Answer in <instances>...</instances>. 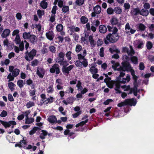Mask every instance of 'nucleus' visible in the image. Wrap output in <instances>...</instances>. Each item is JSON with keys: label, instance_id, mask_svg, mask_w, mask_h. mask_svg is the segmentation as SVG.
<instances>
[{"label": "nucleus", "instance_id": "f257e3e1", "mask_svg": "<svg viewBox=\"0 0 154 154\" xmlns=\"http://www.w3.org/2000/svg\"><path fill=\"white\" fill-rule=\"evenodd\" d=\"M103 75H104L106 78L104 79V82L106 83V85L109 88H112L114 85H115L116 88L115 90L117 93H120L121 92L119 90L121 87L120 83L125 84L128 82L130 80L131 78L129 75H127L126 78H123L122 80H117V82H116L113 80H111V79L109 77L107 74H103Z\"/></svg>", "mask_w": 154, "mask_h": 154}, {"label": "nucleus", "instance_id": "f03ea898", "mask_svg": "<svg viewBox=\"0 0 154 154\" xmlns=\"http://www.w3.org/2000/svg\"><path fill=\"white\" fill-rule=\"evenodd\" d=\"M122 60L124 61L122 62V66L124 67V70L131 72L133 79L134 80V87L137 89V88L138 85L137 82L138 77L135 75L134 71L132 69L130 63L128 62L129 60L128 57L126 55H123L122 56Z\"/></svg>", "mask_w": 154, "mask_h": 154}, {"label": "nucleus", "instance_id": "7ed1b4c3", "mask_svg": "<svg viewBox=\"0 0 154 154\" xmlns=\"http://www.w3.org/2000/svg\"><path fill=\"white\" fill-rule=\"evenodd\" d=\"M137 102V100L134 98L131 99H128L125 100L124 101L119 103L118 104V106L119 107H121L127 105L131 106H134L136 105Z\"/></svg>", "mask_w": 154, "mask_h": 154}, {"label": "nucleus", "instance_id": "20e7f679", "mask_svg": "<svg viewBox=\"0 0 154 154\" xmlns=\"http://www.w3.org/2000/svg\"><path fill=\"white\" fill-rule=\"evenodd\" d=\"M26 145V142L24 140H21L19 143L16 144L15 145L16 147L19 146L20 148H24V149H32L33 151H35L36 149L35 146H32L31 145H29L27 146H25Z\"/></svg>", "mask_w": 154, "mask_h": 154}, {"label": "nucleus", "instance_id": "39448f33", "mask_svg": "<svg viewBox=\"0 0 154 154\" xmlns=\"http://www.w3.org/2000/svg\"><path fill=\"white\" fill-rule=\"evenodd\" d=\"M28 51H27L26 53V55L25 58L27 61H30L33 59V57L36 54V51L34 49H33L31 51L28 53Z\"/></svg>", "mask_w": 154, "mask_h": 154}, {"label": "nucleus", "instance_id": "423d86ee", "mask_svg": "<svg viewBox=\"0 0 154 154\" xmlns=\"http://www.w3.org/2000/svg\"><path fill=\"white\" fill-rule=\"evenodd\" d=\"M107 40L111 42H115L119 38L117 35L115 34H109L106 37Z\"/></svg>", "mask_w": 154, "mask_h": 154}, {"label": "nucleus", "instance_id": "0eeeda50", "mask_svg": "<svg viewBox=\"0 0 154 154\" xmlns=\"http://www.w3.org/2000/svg\"><path fill=\"white\" fill-rule=\"evenodd\" d=\"M125 33L128 35L134 34L136 31V30L131 28L128 23H127L125 25Z\"/></svg>", "mask_w": 154, "mask_h": 154}, {"label": "nucleus", "instance_id": "6e6552de", "mask_svg": "<svg viewBox=\"0 0 154 154\" xmlns=\"http://www.w3.org/2000/svg\"><path fill=\"white\" fill-rule=\"evenodd\" d=\"M134 44L135 48L140 49L143 48L144 44V42L141 39H138L135 41Z\"/></svg>", "mask_w": 154, "mask_h": 154}, {"label": "nucleus", "instance_id": "1a4fd4ad", "mask_svg": "<svg viewBox=\"0 0 154 154\" xmlns=\"http://www.w3.org/2000/svg\"><path fill=\"white\" fill-rule=\"evenodd\" d=\"M111 62L112 64V67L114 70H117L119 71H126L124 70V67L122 66V67H119V64L118 63H116L113 61H112Z\"/></svg>", "mask_w": 154, "mask_h": 154}, {"label": "nucleus", "instance_id": "9d476101", "mask_svg": "<svg viewBox=\"0 0 154 154\" xmlns=\"http://www.w3.org/2000/svg\"><path fill=\"white\" fill-rule=\"evenodd\" d=\"M14 42L16 44H20L19 47L20 50L22 51L24 49V46L23 42H21V40L20 37L19 35H16Z\"/></svg>", "mask_w": 154, "mask_h": 154}, {"label": "nucleus", "instance_id": "9b49d317", "mask_svg": "<svg viewBox=\"0 0 154 154\" xmlns=\"http://www.w3.org/2000/svg\"><path fill=\"white\" fill-rule=\"evenodd\" d=\"M94 12L91 13L92 17H95L96 14H98L100 13L101 11V7L99 5H97L94 8Z\"/></svg>", "mask_w": 154, "mask_h": 154}, {"label": "nucleus", "instance_id": "f8f14e48", "mask_svg": "<svg viewBox=\"0 0 154 154\" xmlns=\"http://www.w3.org/2000/svg\"><path fill=\"white\" fill-rule=\"evenodd\" d=\"M45 70L42 67H38L36 69V73L41 78L43 77L45 73Z\"/></svg>", "mask_w": 154, "mask_h": 154}, {"label": "nucleus", "instance_id": "ddd939ff", "mask_svg": "<svg viewBox=\"0 0 154 154\" xmlns=\"http://www.w3.org/2000/svg\"><path fill=\"white\" fill-rule=\"evenodd\" d=\"M3 125L5 128L10 127L11 125H15L17 124L16 122L13 121H10L8 122H2Z\"/></svg>", "mask_w": 154, "mask_h": 154}, {"label": "nucleus", "instance_id": "4468645a", "mask_svg": "<svg viewBox=\"0 0 154 154\" xmlns=\"http://www.w3.org/2000/svg\"><path fill=\"white\" fill-rule=\"evenodd\" d=\"M122 51L125 52H126L129 55L132 56L134 54V52L133 49L132 47L130 46V49H129L126 47H124L123 48Z\"/></svg>", "mask_w": 154, "mask_h": 154}, {"label": "nucleus", "instance_id": "2eb2a0df", "mask_svg": "<svg viewBox=\"0 0 154 154\" xmlns=\"http://www.w3.org/2000/svg\"><path fill=\"white\" fill-rule=\"evenodd\" d=\"M50 72L52 73H54L56 72L57 74H59L60 73L59 65L56 64H54L50 69Z\"/></svg>", "mask_w": 154, "mask_h": 154}, {"label": "nucleus", "instance_id": "dca6fc26", "mask_svg": "<svg viewBox=\"0 0 154 154\" xmlns=\"http://www.w3.org/2000/svg\"><path fill=\"white\" fill-rule=\"evenodd\" d=\"M45 35L47 38L50 41L53 40L54 36V33L52 30L47 32Z\"/></svg>", "mask_w": 154, "mask_h": 154}, {"label": "nucleus", "instance_id": "f3484780", "mask_svg": "<svg viewBox=\"0 0 154 154\" xmlns=\"http://www.w3.org/2000/svg\"><path fill=\"white\" fill-rule=\"evenodd\" d=\"M54 100L53 98L51 97L49 98H46V99L43 100H41V104H47L49 103H51L53 102Z\"/></svg>", "mask_w": 154, "mask_h": 154}, {"label": "nucleus", "instance_id": "a211bd4d", "mask_svg": "<svg viewBox=\"0 0 154 154\" xmlns=\"http://www.w3.org/2000/svg\"><path fill=\"white\" fill-rule=\"evenodd\" d=\"M73 66L70 65L67 67H63L62 71L66 75H67L69 71H70L73 67Z\"/></svg>", "mask_w": 154, "mask_h": 154}, {"label": "nucleus", "instance_id": "6ab92c4d", "mask_svg": "<svg viewBox=\"0 0 154 154\" xmlns=\"http://www.w3.org/2000/svg\"><path fill=\"white\" fill-rule=\"evenodd\" d=\"M87 55V51L86 50H83V52L82 54H79L77 55L78 59L79 60H84L85 59V57Z\"/></svg>", "mask_w": 154, "mask_h": 154}, {"label": "nucleus", "instance_id": "aec40b11", "mask_svg": "<svg viewBox=\"0 0 154 154\" xmlns=\"http://www.w3.org/2000/svg\"><path fill=\"white\" fill-rule=\"evenodd\" d=\"M48 121L50 123L52 124H56L57 122V119L55 116H51L48 117Z\"/></svg>", "mask_w": 154, "mask_h": 154}, {"label": "nucleus", "instance_id": "412c9836", "mask_svg": "<svg viewBox=\"0 0 154 154\" xmlns=\"http://www.w3.org/2000/svg\"><path fill=\"white\" fill-rule=\"evenodd\" d=\"M64 55V54L62 52L59 53L58 57L56 59V62L59 63L63 60Z\"/></svg>", "mask_w": 154, "mask_h": 154}, {"label": "nucleus", "instance_id": "4be33fe9", "mask_svg": "<svg viewBox=\"0 0 154 154\" xmlns=\"http://www.w3.org/2000/svg\"><path fill=\"white\" fill-rule=\"evenodd\" d=\"M107 28L109 32H112L113 34H115L118 31L116 27L113 26L112 25L108 26Z\"/></svg>", "mask_w": 154, "mask_h": 154}, {"label": "nucleus", "instance_id": "5701e85b", "mask_svg": "<svg viewBox=\"0 0 154 154\" xmlns=\"http://www.w3.org/2000/svg\"><path fill=\"white\" fill-rule=\"evenodd\" d=\"M88 42L92 47H94L95 46L96 42L94 40L92 35H90L88 37Z\"/></svg>", "mask_w": 154, "mask_h": 154}, {"label": "nucleus", "instance_id": "b1692460", "mask_svg": "<svg viewBox=\"0 0 154 154\" xmlns=\"http://www.w3.org/2000/svg\"><path fill=\"white\" fill-rule=\"evenodd\" d=\"M10 32V30L8 29L4 30L1 35L2 37L3 38H6L9 35Z\"/></svg>", "mask_w": 154, "mask_h": 154}, {"label": "nucleus", "instance_id": "393cba45", "mask_svg": "<svg viewBox=\"0 0 154 154\" xmlns=\"http://www.w3.org/2000/svg\"><path fill=\"white\" fill-rule=\"evenodd\" d=\"M89 71L92 74L97 73V69L96 67V66L94 64H92L89 69Z\"/></svg>", "mask_w": 154, "mask_h": 154}, {"label": "nucleus", "instance_id": "a878e982", "mask_svg": "<svg viewBox=\"0 0 154 154\" xmlns=\"http://www.w3.org/2000/svg\"><path fill=\"white\" fill-rule=\"evenodd\" d=\"M99 30L100 32L102 33H105L107 30V28L104 25H100L99 27Z\"/></svg>", "mask_w": 154, "mask_h": 154}, {"label": "nucleus", "instance_id": "bb28decb", "mask_svg": "<svg viewBox=\"0 0 154 154\" xmlns=\"http://www.w3.org/2000/svg\"><path fill=\"white\" fill-rule=\"evenodd\" d=\"M29 39L30 41L33 44H35L37 40L36 37L33 35H31Z\"/></svg>", "mask_w": 154, "mask_h": 154}, {"label": "nucleus", "instance_id": "cd10ccee", "mask_svg": "<svg viewBox=\"0 0 154 154\" xmlns=\"http://www.w3.org/2000/svg\"><path fill=\"white\" fill-rule=\"evenodd\" d=\"M137 29L141 31H144L145 30L146 26L143 24L142 23H139L136 25Z\"/></svg>", "mask_w": 154, "mask_h": 154}, {"label": "nucleus", "instance_id": "c85d7f7f", "mask_svg": "<svg viewBox=\"0 0 154 154\" xmlns=\"http://www.w3.org/2000/svg\"><path fill=\"white\" fill-rule=\"evenodd\" d=\"M55 40L56 43H61L63 40V38L62 36L59 35L55 38Z\"/></svg>", "mask_w": 154, "mask_h": 154}, {"label": "nucleus", "instance_id": "c756f323", "mask_svg": "<svg viewBox=\"0 0 154 154\" xmlns=\"http://www.w3.org/2000/svg\"><path fill=\"white\" fill-rule=\"evenodd\" d=\"M25 123L26 124H30L33 122L34 121V119L32 118H29V117L25 118Z\"/></svg>", "mask_w": 154, "mask_h": 154}, {"label": "nucleus", "instance_id": "7c9ffc66", "mask_svg": "<svg viewBox=\"0 0 154 154\" xmlns=\"http://www.w3.org/2000/svg\"><path fill=\"white\" fill-rule=\"evenodd\" d=\"M31 34L29 32H25L23 33V37L25 39H29Z\"/></svg>", "mask_w": 154, "mask_h": 154}, {"label": "nucleus", "instance_id": "2f4dec72", "mask_svg": "<svg viewBox=\"0 0 154 154\" xmlns=\"http://www.w3.org/2000/svg\"><path fill=\"white\" fill-rule=\"evenodd\" d=\"M88 20V19L85 16H82L80 18L81 22L83 24H85L87 23Z\"/></svg>", "mask_w": 154, "mask_h": 154}, {"label": "nucleus", "instance_id": "473e14b6", "mask_svg": "<svg viewBox=\"0 0 154 154\" xmlns=\"http://www.w3.org/2000/svg\"><path fill=\"white\" fill-rule=\"evenodd\" d=\"M46 0L42 1L40 3V6L44 9L47 8L48 6V3L45 2Z\"/></svg>", "mask_w": 154, "mask_h": 154}, {"label": "nucleus", "instance_id": "72a5a7b5", "mask_svg": "<svg viewBox=\"0 0 154 154\" xmlns=\"http://www.w3.org/2000/svg\"><path fill=\"white\" fill-rule=\"evenodd\" d=\"M47 134L48 133L47 131H45L42 130L39 137L41 139H44L45 138V136L47 135Z\"/></svg>", "mask_w": 154, "mask_h": 154}, {"label": "nucleus", "instance_id": "f704fd0d", "mask_svg": "<svg viewBox=\"0 0 154 154\" xmlns=\"http://www.w3.org/2000/svg\"><path fill=\"white\" fill-rule=\"evenodd\" d=\"M149 14V12L147 10L142 9L140 11V14L143 16H146Z\"/></svg>", "mask_w": 154, "mask_h": 154}, {"label": "nucleus", "instance_id": "c9c22d12", "mask_svg": "<svg viewBox=\"0 0 154 154\" xmlns=\"http://www.w3.org/2000/svg\"><path fill=\"white\" fill-rule=\"evenodd\" d=\"M47 92L48 93H52L54 91L53 85H51L46 89Z\"/></svg>", "mask_w": 154, "mask_h": 154}, {"label": "nucleus", "instance_id": "e433bc0d", "mask_svg": "<svg viewBox=\"0 0 154 154\" xmlns=\"http://www.w3.org/2000/svg\"><path fill=\"white\" fill-rule=\"evenodd\" d=\"M63 28V26L61 24H58L56 27V30L58 32L62 31Z\"/></svg>", "mask_w": 154, "mask_h": 154}, {"label": "nucleus", "instance_id": "4c0bfd02", "mask_svg": "<svg viewBox=\"0 0 154 154\" xmlns=\"http://www.w3.org/2000/svg\"><path fill=\"white\" fill-rule=\"evenodd\" d=\"M20 72L19 70L18 69H14L12 72V75L14 77H16L19 74Z\"/></svg>", "mask_w": 154, "mask_h": 154}, {"label": "nucleus", "instance_id": "58836bf2", "mask_svg": "<svg viewBox=\"0 0 154 154\" xmlns=\"http://www.w3.org/2000/svg\"><path fill=\"white\" fill-rule=\"evenodd\" d=\"M82 47L81 45L79 44L76 45L75 47V51L78 53L80 52L82 50Z\"/></svg>", "mask_w": 154, "mask_h": 154}, {"label": "nucleus", "instance_id": "ea45409f", "mask_svg": "<svg viewBox=\"0 0 154 154\" xmlns=\"http://www.w3.org/2000/svg\"><path fill=\"white\" fill-rule=\"evenodd\" d=\"M131 60L132 62L134 64L138 63V59L137 57L133 56L131 57Z\"/></svg>", "mask_w": 154, "mask_h": 154}, {"label": "nucleus", "instance_id": "a19ab883", "mask_svg": "<svg viewBox=\"0 0 154 154\" xmlns=\"http://www.w3.org/2000/svg\"><path fill=\"white\" fill-rule=\"evenodd\" d=\"M146 46L148 50H150L152 48L153 44L151 42L148 41L146 43Z\"/></svg>", "mask_w": 154, "mask_h": 154}, {"label": "nucleus", "instance_id": "79ce46f5", "mask_svg": "<svg viewBox=\"0 0 154 154\" xmlns=\"http://www.w3.org/2000/svg\"><path fill=\"white\" fill-rule=\"evenodd\" d=\"M8 86L9 88L11 91L14 90V87L15 86V84L12 82H10L8 83Z\"/></svg>", "mask_w": 154, "mask_h": 154}, {"label": "nucleus", "instance_id": "37998d69", "mask_svg": "<svg viewBox=\"0 0 154 154\" xmlns=\"http://www.w3.org/2000/svg\"><path fill=\"white\" fill-rule=\"evenodd\" d=\"M69 10V6L65 5H64L62 9L63 12L65 13L68 12Z\"/></svg>", "mask_w": 154, "mask_h": 154}, {"label": "nucleus", "instance_id": "c03bdc74", "mask_svg": "<svg viewBox=\"0 0 154 154\" xmlns=\"http://www.w3.org/2000/svg\"><path fill=\"white\" fill-rule=\"evenodd\" d=\"M33 28H37L39 31H40L41 29V26L40 24H33L32 25Z\"/></svg>", "mask_w": 154, "mask_h": 154}, {"label": "nucleus", "instance_id": "a18cd8bd", "mask_svg": "<svg viewBox=\"0 0 154 154\" xmlns=\"http://www.w3.org/2000/svg\"><path fill=\"white\" fill-rule=\"evenodd\" d=\"M88 121V119H86L84 121H82L76 125L75 126L76 127H78L79 126H82L86 123Z\"/></svg>", "mask_w": 154, "mask_h": 154}, {"label": "nucleus", "instance_id": "49530a36", "mask_svg": "<svg viewBox=\"0 0 154 154\" xmlns=\"http://www.w3.org/2000/svg\"><path fill=\"white\" fill-rule=\"evenodd\" d=\"M10 44V42L8 41V39H5L3 41L4 45L7 48H8Z\"/></svg>", "mask_w": 154, "mask_h": 154}, {"label": "nucleus", "instance_id": "de8ad7c7", "mask_svg": "<svg viewBox=\"0 0 154 154\" xmlns=\"http://www.w3.org/2000/svg\"><path fill=\"white\" fill-rule=\"evenodd\" d=\"M37 14L39 17L40 18L44 14V11L43 10H38L37 11Z\"/></svg>", "mask_w": 154, "mask_h": 154}, {"label": "nucleus", "instance_id": "09e8293b", "mask_svg": "<svg viewBox=\"0 0 154 154\" xmlns=\"http://www.w3.org/2000/svg\"><path fill=\"white\" fill-rule=\"evenodd\" d=\"M114 11L116 14H119L121 13L122 10L119 7H116L114 9Z\"/></svg>", "mask_w": 154, "mask_h": 154}, {"label": "nucleus", "instance_id": "8fccbe9b", "mask_svg": "<svg viewBox=\"0 0 154 154\" xmlns=\"http://www.w3.org/2000/svg\"><path fill=\"white\" fill-rule=\"evenodd\" d=\"M34 103L32 101H29L26 104V106L27 108H29L34 106Z\"/></svg>", "mask_w": 154, "mask_h": 154}, {"label": "nucleus", "instance_id": "3c124183", "mask_svg": "<svg viewBox=\"0 0 154 154\" xmlns=\"http://www.w3.org/2000/svg\"><path fill=\"white\" fill-rule=\"evenodd\" d=\"M124 8L125 10V11H128L130 8V6L129 4L127 3H125L124 4Z\"/></svg>", "mask_w": 154, "mask_h": 154}, {"label": "nucleus", "instance_id": "603ef678", "mask_svg": "<svg viewBox=\"0 0 154 154\" xmlns=\"http://www.w3.org/2000/svg\"><path fill=\"white\" fill-rule=\"evenodd\" d=\"M99 55L100 57H103L104 56V50L103 47L101 48L99 52Z\"/></svg>", "mask_w": 154, "mask_h": 154}, {"label": "nucleus", "instance_id": "864d4df0", "mask_svg": "<svg viewBox=\"0 0 154 154\" xmlns=\"http://www.w3.org/2000/svg\"><path fill=\"white\" fill-rule=\"evenodd\" d=\"M118 23V20L116 18H113L111 20V23L112 25H116Z\"/></svg>", "mask_w": 154, "mask_h": 154}, {"label": "nucleus", "instance_id": "5fc2aeb1", "mask_svg": "<svg viewBox=\"0 0 154 154\" xmlns=\"http://www.w3.org/2000/svg\"><path fill=\"white\" fill-rule=\"evenodd\" d=\"M59 63L61 65L63 66V67H65L68 65L67 62L66 60H63Z\"/></svg>", "mask_w": 154, "mask_h": 154}, {"label": "nucleus", "instance_id": "6e6d98bb", "mask_svg": "<svg viewBox=\"0 0 154 154\" xmlns=\"http://www.w3.org/2000/svg\"><path fill=\"white\" fill-rule=\"evenodd\" d=\"M76 87L78 88V90L80 91L83 89V88L81 85V83L79 81H78L77 84L76 85Z\"/></svg>", "mask_w": 154, "mask_h": 154}, {"label": "nucleus", "instance_id": "4d7b16f0", "mask_svg": "<svg viewBox=\"0 0 154 154\" xmlns=\"http://www.w3.org/2000/svg\"><path fill=\"white\" fill-rule=\"evenodd\" d=\"M71 54L72 52L70 51H68L66 54V56L67 58V59L69 60H70L72 59V57H71Z\"/></svg>", "mask_w": 154, "mask_h": 154}, {"label": "nucleus", "instance_id": "13d9d810", "mask_svg": "<svg viewBox=\"0 0 154 154\" xmlns=\"http://www.w3.org/2000/svg\"><path fill=\"white\" fill-rule=\"evenodd\" d=\"M17 85L20 88H22L23 86V81L22 80H19L17 82Z\"/></svg>", "mask_w": 154, "mask_h": 154}, {"label": "nucleus", "instance_id": "bf43d9fd", "mask_svg": "<svg viewBox=\"0 0 154 154\" xmlns=\"http://www.w3.org/2000/svg\"><path fill=\"white\" fill-rule=\"evenodd\" d=\"M121 88L124 89V91H128L130 89V87L129 85L127 86L125 85L121 86Z\"/></svg>", "mask_w": 154, "mask_h": 154}, {"label": "nucleus", "instance_id": "052dcab7", "mask_svg": "<svg viewBox=\"0 0 154 154\" xmlns=\"http://www.w3.org/2000/svg\"><path fill=\"white\" fill-rule=\"evenodd\" d=\"M7 114L8 113L5 110H3L1 112L0 116L2 117H5L7 115Z\"/></svg>", "mask_w": 154, "mask_h": 154}, {"label": "nucleus", "instance_id": "680f3d73", "mask_svg": "<svg viewBox=\"0 0 154 154\" xmlns=\"http://www.w3.org/2000/svg\"><path fill=\"white\" fill-rule=\"evenodd\" d=\"M64 133L65 135L68 134L69 135V137H69H71L72 135L74 134L73 133H70L69 132V130L68 129L64 131Z\"/></svg>", "mask_w": 154, "mask_h": 154}, {"label": "nucleus", "instance_id": "e2e57ef3", "mask_svg": "<svg viewBox=\"0 0 154 154\" xmlns=\"http://www.w3.org/2000/svg\"><path fill=\"white\" fill-rule=\"evenodd\" d=\"M14 77L11 73H10L8 76L7 79L9 80L8 82L13 81L14 79Z\"/></svg>", "mask_w": 154, "mask_h": 154}, {"label": "nucleus", "instance_id": "0e129e2a", "mask_svg": "<svg viewBox=\"0 0 154 154\" xmlns=\"http://www.w3.org/2000/svg\"><path fill=\"white\" fill-rule=\"evenodd\" d=\"M73 89L71 87H69L66 91V93L68 94L72 93L73 92Z\"/></svg>", "mask_w": 154, "mask_h": 154}, {"label": "nucleus", "instance_id": "69168bd1", "mask_svg": "<svg viewBox=\"0 0 154 154\" xmlns=\"http://www.w3.org/2000/svg\"><path fill=\"white\" fill-rule=\"evenodd\" d=\"M84 2V0H76V3L77 5L80 6L82 5Z\"/></svg>", "mask_w": 154, "mask_h": 154}, {"label": "nucleus", "instance_id": "338daca9", "mask_svg": "<svg viewBox=\"0 0 154 154\" xmlns=\"http://www.w3.org/2000/svg\"><path fill=\"white\" fill-rule=\"evenodd\" d=\"M82 63L80 60L76 61L75 63V65L78 67H80L82 65Z\"/></svg>", "mask_w": 154, "mask_h": 154}, {"label": "nucleus", "instance_id": "774afa93", "mask_svg": "<svg viewBox=\"0 0 154 154\" xmlns=\"http://www.w3.org/2000/svg\"><path fill=\"white\" fill-rule=\"evenodd\" d=\"M140 11L139 8H137L134 9L133 11V13L134 14L136 15L137 14H140Z\"/></svg>", "mask_w": 154, "mask_h": 154}]
</instances>
